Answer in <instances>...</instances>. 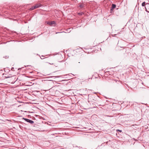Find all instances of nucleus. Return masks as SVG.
<instances>
[{
    "mask_svg": "<svg viewBox=\"0 0 149 149\" xmlns=\"http://www.w3.org/2000/svg\"><path fill=\"white\" fill-rule=\"evenodd\" d=\"M6 78H9V81L10 83H14L15 81L17 80V79H16V78L15 76H13V77H9L7 76L5 77Z\"/></svg>",
    "mask_w": 149,
    "mask_h": 149,
    "instance_id": "nucleus-1",
    "label": "nucleus"
},
{
    "mask_svg": "<svg viewBox=\"0 0 149 149\" xmlns=\"http://www.w3.org/2000/svg\"><path fill=\"white\" fill-rule=\"evenodd\" d=\"M112 83L115 85V86L116 87H118L121 85V83L120 81L116 80H113Z\"/></svg>",
    "mask_w": 149,
    "mask_h": 149,
    "instance_id": "nucleus-2",
    "label": "nucleus"
},
{
    "mask_svg": "<svg viewBox=\"0 0 149 149\" xmlns=\"http://www.w3.org/2000/svg\"><path fill=\"white\" fill-rule=\"evenodd\" d=\"M23 119H24L26 121L30 123L31 124H32L34 123L33 121L31 120H29L28 119L25 118H23Z\"/></svg>",
    "mask_w": 149,
    "mask_h": 149,
    "instance_id": "nucleus-3",
    "label": "nucleus"
},
{
    "mask_svg": "<svg viewBox=\"0 0 149 149\" xmlns=\"http://www.w3.org/2000/svg\"><path fill=\"white\" fill-rule=\"evenodd\" d=\"M146 6L145 7V10L148 13H149V4L146 3Z\"/></svg>",
    "mask_w": 149,
    "mask_h": 149,
    "instance_id": "nucleus-4",
    "label": "nucleus"
},
{
    "mask_svg": "<svg viewBox=\"0 0 149 149\" xmlns=\"http://www.w3.org/2000/svg\"><path fill=\"white\" fill-rule=\"evenodd\" d=\"M48 24L52 26L53 24H56V22L55 21H52L51 22H48L47 23Z\"/></svg>",
    "mask_w": 149,
    "mask_h": 149,
    "instance_id": "nucleus-5",
    "label": "nucleus"
},
{
    "mask_svg": "<svg viewBox=\"0 0 149 149\" xmlns=\"http://www.w3.org/2000/svg\"><path fill=\"white\" fill-rule=\"evenodd\" d=\"M36 9L42 6V5L40 3H37L34 6Z\"/></svg>",
    "mask_w": 149,
    "mask_h": 149,
    "instance_id": "nucleus-6",
    "label": "nucleus"
},
{
    "mask_svg": "<svg viewBox=\"0 0 149 149\" xmlns=\"http://www.w3.org/2000/svg\"><path fill=\"white\" fill-rule=\"evenodd\" d=\"M79 7L82 8L84 7V4H80L79 6Z\"/></svg>",
    "mask_w": 149,
    "mask_h": 149,
    "instance_id": "nucleus-7",
    "label": "nucleus"
},
{
    "mask_svg": "<svg viewBox=\"0 0 149 149\" xmlns=\"http://www.w3.org/2000/svg\"><path fill=\"white\" fill-rule=\"evenodd\" d=\"M116 5L114 4H112V6L111 8H112V9H114L116 7Z\"/></svg>",
    "mask_w": 149,
    "mask_h": 149,
    "instance_id": "nucleus-8",
    "label": "nucleus"
},
{
    "mask_svg": "<svg viewBox=\"0 0 149 149\" xmlns=\"http://www.w3.org/2000/svg\"><path fill=\"white\" fill-rule=\"evenodd\" d=\"M35 6H33L32 7H31V8H30V10H34V9H36L35 8H34Z\"/></svg>",
    "mask_w": 149,
    "mask_h": 149,
    "instance_id": "nucleus-9",
    "label": "nucleus"
},
{
    "mask_svg": "<svg viewBox=\"0 0 149 149\" xmlns=\"http://www.w3.org/2000/svg\"><path fill=\"white\" fill-rule=\"evenodd\" d=\"M146 5V3L145 2H143L142 3V6H145V5Z\"/></svg>",
    "mask_w": 149,
    "mask_h": 149,
    "instance_id": "nucleus-10",
    "label": "nucleus"
},
{
    "mask_svg": "<svg viewBox=\"0 0 149 149\" xmlns=\"http://www.w3.org/2000/svg\"><path fill=\"white\" fill-rule=\"evenodd\" d=\"M78 14L79 15H83V14H84V13L82 12L79 13H78Z\"/></svg>",
    "mask_w": 149,
    "mask_h": 149,
    "instance_id": "nucleus-11",
    "label": "nucleus"
},
{
    "mask_svg": "<svg viewBox=\"0 0 149 149\" xmlns=\"http://www.w3.org/2000/svg\"><path fill=\"white\" fill-rule=\"evenodd\" d=\"M3 58H8L9 56H3Z\"/></svg>",
    "mask_w": 149,
    "mask_h": 149,
    "instance_id": "nucleus-12",
    "label": "nucleus"
},
{
    "mask_svg": "<svg viewBox=\"0 0 149 149\" xmlns=\"http://www.w3.org/2000/svg\"><path fill=\"white\" fill-rule=\"evenodd\" d=\"M113 9H112V8H111L110 9V11L111 12L113 11Z\"/></svg>",
    "mask_w": 149,
    "mask_h": 149,
    "instance_id": "nucleus-13",
    "label": "nucleus"
},
{
    "mask_svg": "<svg viewBox=\"0 0 149 149\" xmlns=\"http://www.w3.org/2000/svg\"><path fill=\"white\" fill-rule=\"evenodd\" d=\"M60 56H61L59 54H58L57 56V57H59Z\"/></svg>",
    "mask_w": 149,
    "mask_h": 149,
    "instance_id": "nucleus-14",
    "label": "nucleus"
},
{
    "mask_svg": "<svg viewBox=\"0 0 149 149\" xmlns=\"http://www.w3.org/2000/svg\"><path fill=\"white\" fill-rule=\"evenodd\" d=\"M44 56H41V59H43L44 58Z\"/></svg>",
    "mask_w": 149,
    "mask_h": 149,
    "instance_id": "nucleus-15",
    "label": "nucleus"
},
{
    "mask_svg": "<svg viewBox=\"0 0 149 149\" xmlns=\"http://www.w3.org/2000/svg\"><path fill=\"white\" fill-rule=\"evenodd\" d=\"M117 131H119L120 132H122V130H117Z\"/></svg>",
    "mask_w": 149,
    "mask_h": 149,
    "instance_id": "nucleus-16",
    "label": "nucleus"
},
{
    "mask_svg": "<svg viewBox=\"0 0 149 149\" xmlns=\"http://www.w3.org/2000/svg\"><path fill=\"white\" fill-rule=\"evenodd\" d=\"M83 57H80V58H79L80 61H81Z\"/></svg>",
    "mask_w": 149,
    "mask_h": 149,
    "instance_id": "nucleus-17",
    "label": "nucleus"
},
{
    "mask_svg": "<svg viewBox=\"0 0 149 149\" xmlns=\"http://www.w3.org/2000/svg\"><path fill=\"white\" fill-rule=\"evenodd\" d=\"M100 99L99 98H98V99L97 100V101H100Z\"/></svg>",
    "mask_w": 149,
    "mask_h": 149,
    "instance_id": "nucleus-18",
    "label": "nucleus"
},
{
    "mask_svg": "<svg viewBox=\"0 0 149 149\" xmlns=\"http://www.w3.org/2000/svg\"><path fill=\"white\" fill-rule=\"evenodd\" d=\"M11 70L13 71H14V68H11Z\"/></svg>",
    "mask_w": 149,
    "mask_h": 149,
    "instance_id": "nucleus-19",
    "label": "nucleus"
},
{
    "mask_svg": "<svg viewBox=\"0 0 149 149\" xmlns=\"http://www.w3.org/2000/svg\"><path fill=\"white\" fill-rule=\"evenodd\" d=\"M63 80H60H60H58V81H56V82H58V81H63Z\"/></svg>",
    "mask_w": 149,
    "mask_h": 149,
    "instance_id": "nucleus-20",
    "label": "nucleus"
},
{
    "mask_svg": "<svg viewBox=\"0 0 149 149\" xmlns=\"http://www.w3.org/2000/svg\"><path fill=\"white\" fill-rule=\"evenodd\" d=\"M56 78L58 77V76H56Z\"/></svg>",
    "mask_w": 149,
    "mask_h": 149,
    "instance_id": "nucleus-21",
    "label": "nucleus"
},
{
    "mask_svg": "<svg viewBox=\"0 0 149 149\" xmlns=\"http://www.w3.org/2000/svg\"><path fill=\"white\" fill-rule=\"evenodd\" d=\"M58 135H57H57H56V137H58Z\"/></svg>",
    "mask_w": 149,
    "mask_h": 149,
    "instance_id": "nucleus-22",
    "label": "nucleus"
},
{
    "mask_svg": "<svg viewBox=\"0 0 149 149\" xmlns=\"http://www.w3.org/2000/svg\"><path fill=\"white\" fill-rule=\"evenodd\" d=\"M56 86H58V85H57V84H56Z\"/></svg>",
    "mask_w": 149,
    "mask_h": 149,
    "instance_id": "nucleus-23",
    "label": "nucleus"
},
{
    "mask_svg": "<svg viewBox=\"0 0 149 149\" xmlns=\"http://www.w3.org/2000/svg\"><path fill=\"white\" fill-rule=\"evenodd\" d=\"M95 102V103H96V102Z\"/></svg>",
    "mask_w": 149,
    "mask_h": 149,
    "instance_id": "nucleus-24",
    "label": "nucleus"
},
{
    "mask_svg": "<svg viewBox=\"0 0 149 149\" xmlns=\"http://www.w3.org/2000/svg\"><path fill=\"white\" fill-rule=\"evenodd\" d=\"M20 69V68H19V69H18V70H19V69Z\"/></svg>",
    "mask_w": 149,
    "mask_h": 149,
    "instance_id": "nucleus-25",
    "label": "nucleus"
}]
</instances>
